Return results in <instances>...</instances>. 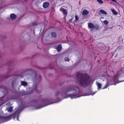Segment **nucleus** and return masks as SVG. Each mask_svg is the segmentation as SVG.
Masks as SVG:
<instances>
[{
    "mask_svg": "<svg viewBox=\"0 0 124 124\" xmlns=\"http://www.w3.org/2000/svg\"><path fill=\"white\" fill-rule=\"evenodd\" d=\"M90 81L89 78L86 77L81 78L79 82V85L82 86H84L85 85H87Z\"/></svg>",
    "mask_w": 124,
    "mask_h": 124,
    "instance_id": "obj_1",
    "label": "nucleus"
},
{
    "mask_svg": "<svg viewBox=\"0 0 124 124\" xmlns=\"http://www.w3.org/2000/svg\"><path fill=\"white\" fill-rule=\"evenodd\" d=\"M60 10L62 12L64 17H66L67 14V10L62 7H61L60 8Z\"/></svg>",
    "mask_w": 124,
    "mask_h": 124,
    "instance_id": "obj_2",
    "label": "nucleus"
},
{
    "mask_svg": "<svg viewBox=\"0 0 124 124\" xmlns=\"http://www.w3.org/2000/svg\"><path fill=\"white\" fill-rule=\"evenodd\" d=\"M89 13V11L86 10L84 9V10L82 12V14L83 15H86L88 14Z\"/></svg>",
    "mask_w": 124,
    "mask_h": 124,
    "instance_id": "obj_3",
    "label": "nucleus"
},
{
    "mask_svg": "<svg viewBox=\"0 0 124 124\" xmlns=\"http://www.w3.org/2000/svg\"><path fill=\"white\" fill-rule=\"evenodd\" d=\"M88 26L89 28H94V25L91 23H88Z\"/></svg>",
    "mask_w": 124,
    "mask_h": 124,
    "instance_id": "obj_4",
    "label": "nucleus"
},
{
    "mask_svg": "<svg viewBox=\"0 0 124 124\" xmlns=\"http://www.w3.org/2000/svg\"><path fill=\"white\" fill-rule=\"evenodd\" d=\"M49 4L48 2H46L44 3L43 5V6L44 8H46L48 6Z\"/></svg>",
    "mask_w": 124,
    "mask_h": 124,
    "instance_id": "obj_5",
    "label": "nucleus"
},
{
    "mask_svg": "<svg viewBox=\"0 0 124 124\" xmlns=\"http://www.w3.org/2000/svg\"><path fill=\"white\" fill-rule=\"evenodd\" d=\"M11 18L13 19H14L16 17V16L14 14H11L10 15Z\"/></svg>",
    "mask_w": 124,
    "mask_h": 124,
    "instance_id": "obj_6",
    "label": "nucleus"
},
{
    "mask_svg": "<svg viewBox=\"0 0 124 124\" xmlns=\"http://www.w3.org/2000/svg\"><path fill=\"white\" fill-rule=\"evenodd\" d=\"M62 49V47L61 45H59L57 47V50L58 52H60Z\"/></svg>",
    "mask_w": 124,
    "mask_h": 124,
    "instance_id": "obj_7",
    "label": "nucleus"
},
{
    "mask_svg": "<svg viewBox=\"0 0 124 124\" xmlns=\"http://www.w3.org/2000/svg\"><path fill=\"white\" fill-rule=\"evenodd\" d=\"M100 12L103 14L107 15V12L103 10H100Z\"/></svg>",
    "mask_w": 124,
    "mask_h": 124,
    "instance_id": "obj_8",
    "label": "nucleus"
},
{
    "mask_svg": "<svg viewBox=\"0 0 124 124\" xmlns=\"http://www.w3.org/2000/svg\"><path fill=\"white\" fill-rule=\"evenodd\" d=\"M21 83L22 85H23L24 86H25L27 85V83L23 81H21Z\"/></svg>",
    "mask_w": 124,
    "mask_h": 124,
    "instance_id": "obj_9",
    "label": "nucleus"
},
{
    "mask_svg": "<svg viewBox=\"0 0 124 124\" xmlns=\"http://www.w3.org/2000/svg\"><path fill=\"white\" fill-rule=\"evenodd\" d=\"M51 35L52 37L54 38L56 37V34L55 32H52L51 33Z\"/></svg>",
    "mask_w": 124,
    "mask_h": 124,
    "instance_id": "obj_10",
    "label": "nucleus"
},
{
    "mask_svg": "<svg viewBox=\"0 0 124 124\" xmlns=\"http://www.w3.org/2000/svg\"><path fill=\"white\" fill-rule=\"evenodd\" d=\"M111 10L114 14V15H116L117 14V12L116 11H115L114 9H111Z\"/></svg>",
    "mask_w": 124,
    "mask_h": 124,
    "instance_id": "obj_11",
    "label": "nucleus"
},
{
    "mask_svg": "<svg viewBox=\"0 0 124 124\" xmlns=\"http://www.w3.org/2000/svg\"><path fill=\"white\" fill-rule=\"evenodd\" d=\"M7 109L8 112H11L12 111V108L11 107H10L7 108Z\"/></svg>",
    "mask_w": 124,
    "mask_h": 124,
    "instance_id": "obj_12",
    "label": "nucleus"
},
{
    "mask_svg": "<svg viewBox=\"0 0 124 124\" xmlns=\"http://www.w3.org/2000/svg\"><path fill=\"white\" fill-rule=\"evenodd\" d=\"M96 84L98 88H101V84L97 82H96Z\"/></svg>",
    "mask_w": 124,
    "mask_h": 124,
    "instance_id": "obj_13",
    "label": "nucleus"
},
{
    "mask_svg": "<svg viewBox=\"0 0 124 124\" xmlns=\"http://www.w3.org/2000/svg\"><path fill=\"white\" fill-rule=\"evenodd\" d=\"M104 23L105 25H107L108 23V21L106 20H105L104 22Z\"/></svg>",
    "mask_w": 124,
    "mask_h": 124,
    "instance_id": "obj_14",
    "label": "nucleus"
},
{
    "mask_svg": "<svg viewBox=\"0 0 124 124\" xmlns=\"http://www.w3.org/2000/svg\"><path fill=\"white\" fill-rule=\"evenodd\" d=\"M97 1L100 4H102L103 3V1L101 0H97Z\"/></svg>",
    "mask_w": 124,
    "mask_h": 124,
    "instance_id": "obj_15",
    "label": "nucleus"
},
{
    "mask_svg": "<svg viewBox=\"0 0 124 124\" xmlns=\"http://www.w3.org/2000/svg\"><path fill=\"white\" fill-rule=\"evenodd\" d=\"M64 60L65 61H68L69 60V59L67 57L65 58L64 59Z\"/></svg>",
    "mask_w": 124,
    "mask_h": 124,
    "instance_id": "obj_16",
    "label": "nucleus"
},
{
    "mask_svg": "<svg viewBox=\"0 0 124 124\" xmlns=\"http://www.w3.org/2000/svg\"><path fill=\"white\" fill-rule=\"evenodd\" d=\"M75 19L76 20H78V19H79V18L78 17V16H75Z\"/></svg>",
    "mask_w": 124,
    "mask_h": 124,
    "instance_id": "obj_17",
    "label": "nucleus"
},
{
    "mask_svg": "<svg viewBox=\"0 0 124 124\" xmlns=\"http://www.w3.org/2000/svg\"><path fill=\"white\" fill-rule=\"evenodd\" d=\"M17 120H19V116H18L17 117Z\"/></svg>",
    "mask_w": 124,
    "mask_h": 124,
    "instance_id": "obj_18",
    "label": "nucleus"
},
{
    "mask_svg": "<svg viewBox=\"0 0 124 124\" xmlns=\"http://www.w3.org/2000/svg\"><path fill=\"white\" fill-rule=\"evenodd\" d=\"M75 96H73V97H72V96L71 97V98L72 99L74 98H75Z\"/></svg>",
    "mask_w": 124,
    "mask_h": 124,
    "instance_id": "obj_19",
    "label": "nucleus"
},
{
    "mask_svg": "<svg viewBox=\"0 0 124 124\" xmlns=\"http://www.w3.org/2000/svg\"><path fill=\"white\" fill-rule=\"evenodd\" d=\"M96 92H94V93H93H93H92L91 94V95H94V94H95V93H96Z\"/></svg>",
    "mask_w": 124,
    "mask_h": 124,
    "instance_id": "obj_20",
    "label": "nucleus"
},
{
    "mask_svg": "<svg viewBox=\"0 0 124 124\" xmlns=\"http://www.w3.org/2000/svg\"><path fill=\"white\" fill-rule=\"evenodd\" d=\"M111 0L114 1V2H115V0Z\"/></svg>",
    "mask_w": 124,
    "mask_h": 124,
    "instance_id": "obj_21",
    "label": "nucleus"
},
{
    "mask_svg": "<svg viewBox=\"0 0 124 124\" xmlns=\"http://www.w3.org/2000/svg\"><path fill=\"white\" fill-rule=\"evenodd\" d=\"M107 87V86H106V87L105 88H106Z\"/></svg>",
    "mask_w": 124,
    "mask_h": 124,
    "instance_id": "obj_22",
    "label": "nucleus"
}]
</instances>
